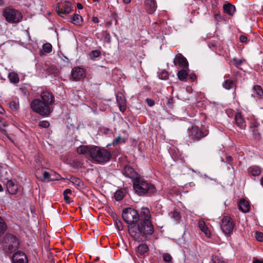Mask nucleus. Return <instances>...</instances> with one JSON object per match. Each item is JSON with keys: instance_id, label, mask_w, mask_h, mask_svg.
Listing matches in <instances>:
<instances>
[{"instance_id": "1", "label": "nucleus", "mask_w": 263, "mask_h": 263, "mask_svg": "<svg viewBox=\"0 0 263 263\" xmlns=\"http://www.w3.org/2000/svg\"><path fill=\"white\" fill-rule=\"evenodd\" d=\"M122 218L128 224V233L135 240L143 241L147 235L154 232V228L150 220V211L147 208H142L140 214L133 208H127L123 211Z\"/></svg>"}, {"instance_id": "2", "label": "nucleus", "mask_w": 263, "mask_h": 263, "mask_svg": "<svg viewBox=\"0 0 263 263\" xmlns=\"http://www.w3.org/2000/svg\"><path fill=\"white\" fill-rule=\"evenodd\" d=\"M79 154L89 156L91 161L97 164H104L110 159L111 154L106 149L97 146L81 145L77 149Z\"/></svg>"}, {"instance_id": "3", "label": "nucleus", "mask_w": 263, "mask_h": 263, "mask_svg": "<svg viewBox=\"0 0 263 263\" xmlns=\"http://www.w3.org/2000/svg\"><path fill=\"white\" fill-rule=\"evenodd\" d=\"M133 184L136 193L140 196H151L156 191L154 185L141 177H138L134 179Z\"/></svg>"}, {"instance_id": "4", "label": "nucleus", "mask_w": 263, "mask_h": 263, "mask_svg": "<svg viewBox=\"0 0 263 263\" xmlns=\"http://www.w3.org/2000/svg\"><path fill=\"white\" fill-rule=\"evenodd\" d=\"M31 109L43 117H48L53 111V107L45 104L40 99H33L30 103Z\"/></svg>"}, {"instance_id": "5", "label": "nucleus", "mask_w": 263, "mask_h": 263, "mask_svg": "<svg viewBox=\"0 0 263 263\" xmlns=\"http://www.w3.org/2000/svg\"><path fill=\"white\" fill-rule=\"evenodd\" d=\"M6 21L9 23H18L23 18L21 12L10 6L6 7L3 11Z\"/></svg>"}, {"instance_id": "6", "label": "nucleus", "mask_w": 263, "mask_h": 263, "mask_svg": "<svg viewBox=\"0 0 263 263\" xmlns=\"http://www.w3.org/2000/svg\"><path fill=\"white\" fill-rule=\"evenodd\" d=\"M208 129L205 127H199L197 126H193L189 129V137L194 142L199 141L209 135Z\"/></svg>"}, {"instance_id": "7", "label": "nucleus", "mask_w": 263, "mask_h": 263, "mask_svg": "<svg viewBox=\"0 0 263 263\" xmlns=\"http://www.w3.org/2000/svg\"><path fill=\"white\" fill-rule=\"evenodd\" d=\"M3 243L6 252L9 253L16 251L19 246L18 239L11 234H7L5 236Z\"/></svg>"}, {"instance_id": "8", "label": "nucleus", "mask_w": 263, "mask_h": 263, "mask_svg": "<svg viewBox=\"0 0 263 263\" xmlns=\"http://www.w3.org/2000/svg\"><path fill=\"white\" fill-rule=\"evenodd\" d=\"M55 9L58 15L64 18L71 12V4L69 2L62 0L57 3Z\"/></svg>"}, {"instance_id": "9", "label": "nucleus", "mask_w": 263, "mask_h": 263, "mask_svg": "<svg viewBox=\"0 0 263 263\" xmlns=\"http://www.w3.org/2000/svg\"><path fill=\"white\" fill-rule=\"evenodd\" d=\"M234 226V222L230 217L226 216L222 218L221 229L224 234L230 236L233 233Z\"/></svg>"}, {"instance_id": "10", "label": "nucleus", "mask_w": 263, "mask_h": 263, "mask_svg": "<svg viewBox=\"0 0 263 263\" xmlns=\"http://www.w3.org/2000/svg\"><path fill=\"white\" fill-rule=\"evenodd\" d=\"M40 100L42 101L45 104L48 105L51 107L55 102V98L53 94L47 90L43 91L40 95Z\"/></svg>"}, {"instance_id": "11", "label": "nucleus", "mask_w": 263, "mask_h": 263, "mask_svg": "<svg viewBox=\"0 0 263 263\" xmlns=\"http://www.w3.org/2000/svg\"><path fill=\"white\" fill-rule=\"evenodd\" d=\"M11 261L12 263H28V259L24 252L18 251L12 255Z\"/></svg>"}, {"instance_id": "12", "label": "nucleus", "mask_w": 263, "mask_h": 263, "mask_svg": "<svg viewBox=\"0 0 263 263\" xmlns=\"http://www.w3.org/2000/svg\"><path fill=\"white\" fill-rule=\"evenodd\" d=\"M173 63L176 66H179L183 68H187L189 63L186 59L181 54L178 53L176 55L174 59Z\"/></svg>"}, {"instance_id": "13", "label": "nucleus", "mask_w": 263, "mask_h": 263, "mask_svg": "<svg viewBox=\"0 0 263 263\" xmlns=\"http://www.w3.org/2000/svg\"><path fill=\"white\" fill-rule=\"evenodd\" d=\"M85 77L84 69L79 67L73 68L71 70V79L73 81H79Z\"/></svg>"}, {"instance_id": "14", "label": "nucleus", "mask_w": 263, "mask_h": 263, "mask_svg": "<svg viewBox=\"0 0 263 263\" xmlns=\"http://www.w3.org/2000/svg\"><path fill=\"white\" fill-rule=\"evenodd\" d=\"M6 185L7 191L9 194L11 195H15L17 193L18 185L16 181L9 180L7 182Z\"/></svg>"}, {"instance_id": "15", "label": "nucleus", "mask_w": 263, "mask_h": 263, "mask_svg": "<svg viewBox=\"0 0 263 263\" xmlns=\"http://www.w3.org/2000/svg\"><path fill=\"white\" fill-rule=\"evenodd\" d=\"M116 100L118 104L120 110L124 112L126 110V101L122 93L118 92L116 95Z\"/></svg>"}, {"instance_id": "16", "label": "nucleus", "mask_w": 263, "mask_h": 263, "mask_svg": "<svg viewBox=\"0 0 263 263\" xmlns=\"http://www.w3.org/2000/svg\"><path fill=\"white\" fill-rule=\"evenodd\" d=\"M235 123L241 129H244L246 127V121L240 112H237L235 114Z\"/></svg>"}, {"instance_id": "17", "label": "nucleus", "mask_w": 263, "mask_h": 263, "mask_svg": "<svg viewBox=\"0 0 263 263\" xmlns=\"http://www.w3.org/2000/svg\"><path fill=\"white\" fill-rule=\"evenodd\" d=\"M145 9L150 14H153L157 8V5L155 0H145Z\"/></svg>"}, {"instance_id": "18", "label": "nucleus", "mask_w": 263, "mask_h": 263, "mask_svg": "<svg viewBox=\"0 0 263 263\" xmlns=\"http://www.w3.org/2000/svg\"><path fill=\"white\" fill-rule=\"evenodd\" d=\"M253 93L252 95V96L254 98L259 99L263 98V90L260 85H254L253 88Z\"/></svg>"}, {"instance_id": "19", "label": "nucleus", "mask_w": 263, "mask_h": 263, "mask_svg": "<svg viewBox=\"0 0 263 263\" xmlns=\"http://www.w3.org/2000/svg\"><path fill=\"white\" fill-rule=\"evenodd\" d=\"M123 174L126 177L132 179L133 181H134V179L138 177L137 176V174L134 171V170L129 166H126L124 167Z\"/></svg>"}, {"instance_id": "20", "label": "nucleus", "mask_w": 263, "mask_h": 263, "mask_svg": "<svg viewBox=\"0 0 263 263\" xmlns=\"http://www.w3.org/2000/svg\"><path fill=\"white\" fill-rule=\"evenodd\" d=\"M239 209L243 213H248L250 211V206L249 202L244 199H241L238 203Z\"/></svg>"}, {"instance_id": "21", "label": "nucleus", "mask_w": 263, "mask_h": 263, "mask_svg": "<svg viewBox=\"0 0 263 263\" xmlns=\"http://www.w3.org/2000/svg\"><path fill=\"white\" fill-rule=\"evenodd\" d=\"M261 172V168L257 165L250 166L248 168V173L253 176H258Z\"/></svg>"}, {"instance_id": "22", "label": "nucleus", "mask_w": 263, "mask_h": 263, "mask_svg": "<svg viewBox=\"0 0 263 263\" xmlns=\"http://www.w3.org/2000/svg\"><path fill=\"white\" fill-rule=\"evenodd\" d=\"M223 9L224 13L230 15H233L235 11V6L230 3L224 4L223 6Z\"/></svg>"}, {"instance_id": "23", "label": "nucleus", "mask_w": 263, "mask_h": 263, "mask_svg": "<svg viewBox=\"0 0 263 263\" xmlns=\"http://www.w3.org/2000/svg\"><path fill=\"white\" fill-rule=\"evenodd\" d=\"M198 227L199 229L201 230L202 232H203L205 235L208 237H210L211 236V233L210 230H209L208 228L205 224V223L204 221L201 220L199 221L198 223Z\"/></svg>"}, {"instance_id": "24", "label": "nucleus", "mask_w": 263, "mask_h": 263, "mask_svg": "<svg viewBox=\"0 0 263 263\" xmlns=\"http://www.w3.org/2000/svg\"><path fill=\"white\" fill-rule=\"evenodd\" d=\"M8 79L10 83L14 84H17L20 81V78L17 73L15 72H11L8 76Z\"/></svg>"}, {"instance_id": "25", "label": "nucleus", "mask_w": 263, "mask_h": 263, "mask_svg": "<svg viewBox=\"0 0 263 263\" xmlns=\"http://www.w3.org/2000/svg\"><path fill=\"white\" fill-rule=\"evenodd\" d=\"M82 17L78 14H74L72 18L71 23L76 25L80 26L82 25Z\"/></svg>"}, {"instance_id": "26", "label": "nucleus", "mask_w": 263, "mask_h": 263, "mask_svg": "<svg viewBox=\"0 0 263 263\" xmlns=\"http://www.w3.org/2000/svg\"><path fill=\"white\" fill-rule=\"evenodd\" d=\"M9 107L12 111H17L20 109V104L18 99H15L10 102Z\"/></svg>"}, {"instance_id": "27", "label": "nucleus", "mask_w": 263, "mask_h": 263, "mask_svg": "<svg viewBox=\"0 0 263 263\" xmlns=\"http://www.w3.org/2000/svg\"><path fill=\"white\" fill-rule=\"evenodd\" d=\"M223 87L226 89L229 90L232 88L235 85V82L231 79H228L223 83Z\"/></svg>"}, {"instance_id": "28", "label": "nucleus", "mask_w": 263, "mask_h": 263, "mask_svg": "<svg viewBox=\"0 0 263 263\" xmlns=\"http://www.w3.org/2000/svg\"><path fill=\"white\" fill-rule=\"evenodd\" d=\"M187 74L188 73L186 69H181L179 70L177 73L178 78L180 81L185 80Z\"/></svg>"}, {"instance_id": "29", "label": "nucleus", "mask_w": 263, "mask_h": 263, "mask_svg": "<svg viewBox=\"0 0 263 263\" xmlns=\"http://www.w3.org/2000/svg\"><path fill=\"white\" fill-rule=\"evenodd\" d=\"M138 252L141 254H144L148 251V247L147 245L145 243H142L138 247Z\"/></svg>"}, {"instance_id": "30", "label": "nucleus", "mask_w": 263, "mask_h": 263, "mask_svg": "<svg viewBox=\"0 0 263 263\" xmlns=\"http://www.w3.org/2000/svg\"><path fill=\"white\" fill-rule=\"evenodd\" d=\"M101 52L99 50H92L89 54V56L90 59L95 60L96 58L99 57L101 55Z\"/></svg>"}, {"instance_id": "31", "label": "nucleus", "mask_w": 263, "mask_h": 263, "mask_svg": "<svg viewBox=\"0 0 263 263\" xmlns=\"http://www.w3.org/2000/svg\"><path fill=\"white\" fill-rule=\"evenodd\" d=\"M71 193H72L71 190L69 189H67L64 191V193H63L64 198V200H65V202L67 203H69L70 202V198L68 196V194H71Z\"/></svg>"}, {"instance_id": "32", "label": "nucleus", "mask_w": 263, "mask_h": 263, "mask_svg": "<svg viewBox=\"0 0 263 263\" xmlns=\"http://www.w3.org/2000/svg\"><path fill=\"white\" fill-rule=\"evenodd\" d=\"M114 197L116 200H121L124 197V193L123 191L121 190H118L115 192Z\"/></svg>"}, {"instance_id": "33", "label": "nucleus", "mask_w": 263, "mask_h": 263, "mask_svg": "<svg viewBox=\"0 0 263 263\" xmlns=\"http://www.w3.org/2000/svg\"><path fill=\"white\" fill-rule=\"evenodd\" d=\"M7 228L5 220L0 216V233H4Z\"/></svg>"}, {"instance_id": "34", "label": "nucleus", "mask_w": 263, "mask_h": 263, "mask_svg": "<svg viewBox=\"0 0 263 263\" xmlns=\"http://www.w3.org/2000/svg\"><path fill=\"white\" fill-rule=\"evenodd\" d=\"M159 78L162 80H167L168 78V74L166 71L162 70L158 74Z\"/></svg>"}, {"instance_id": "35", "label": "nucleus", "mask_w": 263, "mask_h": 263, "mask_svg": "<svg viewBox=\"0 0 263 263\" xmlns=\"http://www.w3.org/2000/svg\"><path fill=\"white\" fill-rule=\"evenodd\" d=\"M43 49L46 53H50L52 51V46L50 43H46L43 45Z\"/></svg>"}, {"instance_id": "36", "label": "nucleus", "mask_w": 263, "mask_h": 263, "mask_svg": "<svg viewBox=\"0 0 263 263\" xmlns=\"http://www.w3.org/2000/svg\"><path fill=\"white\" fill-rule=\"evenodd\" d=\"M163 259L166 262L172 263V257L168 253H164L163 254Z\"/></svg>"}, {"instance_id": "37", "label": "nucleus", "mask_w": 263, "mask_h": 263, "mask_svg": "<svg viewBox=\"0 0 263 263\" xmlns=\"http://www.w3.org/2000/svg\"><path fill=\"white\" fill-rule=\"evenodd\" d=\"M170 216L173 217L175 220L178 221L180 218V215L179 212L176 211H174L170 214Z\"/></svg>"}, {"instance_id": "38", "label": "nucleus", "mask_w": 263, "mask_h": 263, "mask_svg": "<svg viewBox=\"0 0 263 263\" xmlns=\"http://www.w3.org/2000/svg\"><path fill=\"white\" fill-rule=\"evenodd\" d=\"M38 125L41 127L46 128L49 126L50 123L48 121H42L39 123Z\"/></svg>"}, {"instance_id": "39", "label": "nucleus", "mask_w": 263, "mask_h": 263, "mask_svg": "<svg viewBox=\"0 0 263 263\" xmlns=\"http://www.w3.org/2000/svg\"><path fill=\"white\" fill-rule=\"evenodd\" d=\"M70 179L71 182H72L73 184H76L78 186H81L82 182L79 178L76 177H71Z\"/></svg>"}, {"instance_id": "40", "label": "nucleus", "mask_w": 263, "mask_h": 263, "mask_svg": "<svg viewBox=\"0 0 263 263\" xmlns=\"http://www.w3.org/2000/svg\"><path fill=\"white\" fill-rule=\"evenodd\" d=\"M104 40L107 43H109L111 41V36L107 31L104 32Z\"/></svg>"}, {"instance_id": "41", "label": "nucleus", "mask_w": 263, "mask_h": 263, "mask_svg": "<svg viewBox=\"0 0 263 263\" xmlns=\"http://www.w3.org/2000/svg\"><path fill=\"white\" fill-rule=\"evenodd\" d=\"M213 263H228L223 258H220L218 256H215L213 259Z\"/></svg>"}, {"instance_id": "42", "label": "nucleus", "mask_w": 263, "mask_h": 263, "mask_svg": "<svg viewBox=\"0 0 263 263\" xmlns=\"http://www.w3.org/2000/svg\"><path fill=\"white\" fill-rule=\"evenodd\" d=\"M259 123L255 120L251 122L250 127L251 129L257 128L259 126Z\"/></svg>"}, {"instance_id": "43", "label": "nucleus", "mask_w": 263, "mask_h": 263, "mask_svg": "<svg viewBox=\"0 0 263 263\" xmlns=\"http://www.w3.org/2000/svg\"><path fill=\"white\" fill-rule=\"evenodd\" d=\"M50 175L49 173L47 172H44L43 174V178L44 180H48V181L52 180L50 178Z\"/></svg>"}, {"instance_id": "44", "label": "nucleus", "mask_w": 263, "mask_h": 263, "mask_svg": "<svg viewBox=\"0 0 263 263\" xmlns=\"http://www.w3.org/2000/svg\"><path fill=\"white\" fill-rule=\"evenodd\" d=\"M233 61H234V65L236 67H238L240 65H241L242 63V60L241 59H237L236 58H234L233 59Z\"/></svg>"}, {"instance_id": "45", "label": "nucleus", "mask_w": 263, "mask_h": 263, "mask_svg": "<svg viewBox=\"0 0 263 263\" xmlns=\"http://www.w3.org/2000/svg\"><path fill=\"white\" fill-rule=\"evenodd\" d=\"M256 238L259 241H263V233L261 232H256Z\"/></svg>"}, {"instance_id": "46", "label": "nucleus", "mask_w": 263, "mask_h": 263, "mask_svg": "<svg viewBox=\"0 0 263 263\" xmlns=\"http://www.w3.org/2000/svg\"><path fill=\"white\" fill-rule=\"evenodd\" d=\"M115 222L119 230H122V224L120 220L116 219H115Z\"/></svg>"}, {"instance_id": "47", "label": "nucleus", "mask_w": 263, "mask_h": 263, "mask_svg": "<svg viewBox=\"0 0 263 263\" xmlns=\"http://www.w3.org/2000/svg\"><path fill=\"white\" fill-rule=\"evenodd\" d=\"M8 125V123L0 117V127H5Z\"/></svg>"}, {"instance_id": "48", "label": "nucleus", "mask_w": 263, "mask_h": 263, "mask_svg": "<svg viewBox=\"0 0 263 263\" xmlns=\"http://www.w3.org/2000/svg\"><path fill=\"white\" fill-rule=\"evenodd\" d=\"M252 132L256 138H259L260 137V134L258 133L257 128L252 129Z\"/></svg>"}, {"instance_id": "49", "label": "nucleus", "mask_w": 263, "mask_h": 263, "mask_svg": "<svg viewBox=\"0 0 263 263\" xmlns=\"http://www.w3.org/2000/svg\"><path fill=\"white\" fill-rule=\"evenodd\" d=\"M121 141L124 142L122 138H121L120 137H118L113 141V144H118Z\"/></svg>"}, {"instance_id": "50", "label": "nucleus", "mask_w": 263, "mask_h": 263, "mask_svg": "<svg viewBox=\"0 0 263 263\" xmlns=\"http://www.w3.org/2000/svg\"><path fill=\"white\" fill-rule=\"evenodd\" d=\"M240 42L241 43H246L247 42V37L245 35H241L240 36Z\"/></svg>"}, {"instance_id": "51", "label": "nucleus", "mask_w": 263, "mask_h": 263, "mask_svg": "<svg viewBox=\"0 0 263 263\" xmlns=\"http://www.w3.org/2000/svg\"><path fill=\"white\" fill-rule=\"evenodd\" d=\"M147 102L149 106H153L154 105V102L152 99H147Z\"/></svg>"}, {"instance_id": "52", "label": "nucleus", "mask_w": 263, "mask_h": 263, "mask_svg": "<svg viewBox=\"0 0 263 263\" xmlns=\"http://www.w3.org/2000/svg\"><path fill=\"white\" fill-rule=\"evenodd\" d=\"M190 77V79L192 81H194V80H196V76L195 74H191L189 76Z\"/></svg>"}, {"instance_id": "53", "label": "nucleus", "mask_w": 263, "mask_h": 263, "mask_svg": "<svg viewBox=\"0 0 263 263\" xmlns=\"http://www.w3.org/2000/svg\"><path fill=\"white\" fill-rule=\"evenodd\" d=\"M173 103V99L172 98H170L167 100V105L169 106H172Z\"/></svg>"}, {"instance_id": "54", "label": "nucleus", "mask_w": 263, "mask_h": 263, "mask_svg": "<svg viewBox=\"0 0 263 263\" xmlns=\"http://www.w3.org/2000/svg\"><path fill=\"white\" fill-rule=\"evenodd\" d=\"M5 112V109L0 105V114H4Z\"/></svg>"}, {"instance_id": "55", "label": "nucleus", "mask_w": 263, "mask_h": 263, "mask_svg": "<svg viewBox=\"0 0 263 263\" xmlns=\"http://www.w3.org/2000/svg\"><path fill=\"white\" fill-rule=\"evenodd\" d=\"M77 7L78 9H82L83 8V6L80 3H78L77 5Z\"/></svg>"}, {"instance_id": "56", "label": "nucleus", "mask_w": 263, "mask_h": 263, "mask_svg": "<svg viewBox=\"0 0 263 263\" xmlns=\"http://www.w3.org/2000/svg\"><path fill=\"white\" fill-rule=\"evenodd\" d=\"M253 263H263V261L259 260L258 259H254Z\"/></svg>"}, {"instance_id": "57", "label": "nucleus", "mask_w": 263, "mask_h": 263, "mask_svg": "<svg viewBox=\"0 0 263 263\" xmlns=\"http://www.w3.org/2000/svg\"><path fill=\"white\" fill-rule=\"evenodd\" d=\"M123 1L125 4H127L130 2L131 0H123Z\"/></svg>"}, {"instance_id": "58", "label": "nucleus", "mask_w": 263, "mask_h": 263, "mask_svg": "<svg viewBox=\"0 0 263 263\" xmlns=\"http://www.w3.org/2000/svg\"><path fill=\"white\" fill-rule=\"evenodd\" d=\"M5 5V2L4 0H0V6H3Z\"/></svg>"}, {"instance_id": "59", "label": "nucleus", "mask_w": 263, "mask_h": 263, "mask_svg": "<svg viewBox=\"0 0 263 263\" xmlns=\"http://www.w3.org/2000/svg\"><path fill=\"white\" fill-rule=\"evenodd\" d=\"M93 21L95 23H97L98 22V19L97 17L93 18Z\"/></svg>"}, {"instance_id": "60", "label": "nucleus", "mask_w": 263, "mask_h": 263, "mask_svg": "<svg viewBox=\"0 0 263 263\" xmlns=\"http://www.w3.org/2000/svg\"><path fill=\"white\" fill-rule=\"evenodd\" d=\"M260 183L263 186V177L261 178Z\"/></svg>"}, {"instance_id": "61", "label": "nucleus", "mask_w": 263, "mask_h": 263, "mask_svg": "<svg viewBox=\"0 0 263 263\" xmlns=\"http://www.w3.org/2000/svg\"><path fill=\"white\" fill-rule=\"evenodd\" d=\"M3 190V187L2 185L0 184V192H2Z\"/></svg>"}, {"instance_id": "62", "label": "nucleus", "mask_w": 263, "mask_h": 263, "mask_svg": "<svg viewBox=\"0 0 263 263\" xmlns=\"http://www.w3.org/2000/svg\"><path fill=\"white\" fill-rule=\"evenodd\" d=\"M99 2V0H93V3H98Z\"/></svg>"}, {"instance_id": "63", "label": "nucleus", "mask_w": 263, "mask_h": 263, "mask_svg": "<svg viewBox=\"0 0 263 263\" xmlns=\"http://www.w3.org/2000/svg\"><path fill=\"white\" fill-rule=\"evenodd\" d=\"M228 160H232V158H231V156L228 157Z\"/></svg>"}]
</instances>
